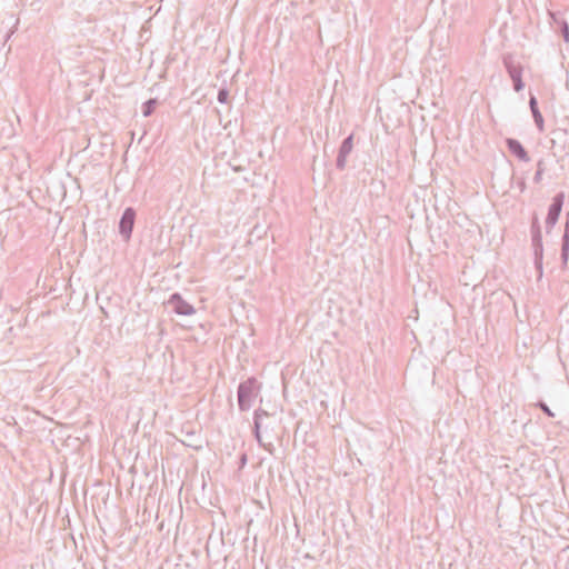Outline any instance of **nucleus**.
<instances>
[{
    "instance_id": "13",
    "label": "nucleus",
    "mask_w": 569,
    "mask_h": 569,
    "mask_svg": "<svg viewBox=\"0 0 569 569\" xmlns=\"http://www.w3.org/2000/svg\"><path fill=\"white\" fill-rule=\"evenodd\" d=\"M159 104V100L157 98H150L142 104V114L148 118L154 113L156 108Z\"/></svg>"
},
{
    "instance_id": "3",
    "label": "nucleus",
    "mask_w": 569,
    "mask_h": 569,
    "mask_svg": "<svg viewBox=\"0 0 569 569\" xmlns=\"http://www.w3.org/2000/svg\"><path fill=\"white\" fill-rule=\"evenodd\" d=\"M565 192L560 191L552 198V201L548 208V213L546 217V232L550 233L556 223L559 220L560 213L562 211V207L565 203Z\"/></svg>"
},
{
    "instance_id": "12",
    "label": "nucleus",
    "mask_w": 569,
    "mask_h": 569,
    "mask_svg": "<svg viewBox=\"0 0 569 569\" xmlns=\"http://www.w3.org/2000/svg\"><path fill=\"white\" fill-rule=\"evenodd\" d=\"M560 259L562 269H566L569 260V234H562L561 237Z\"/></svg>"
},
{
    "instance_id": "5",
    "label": "nucleus",
    "mask_w": 569,
    "mask_h": 569,
    "mask_svg": "<svg viewBox=\"0 0 569 569\" xmlns=\"http://www.w3.org/2000/svg\"><path fill=\"white\" fill-rule=\"evenodd\" d=\"M137 212L132 207L124 209L119 221V233L124 241H129L133 231Z\"/></svg>"
},
{
    "instance_id": "14",
    "label": "nucleus",
    "mask_w": 569,
    "mask_h": 569,
    "mask_svg": "<svg viewBox=\"0 0 569 569\" xmlns=\"http://www.w3.org/2000/svg\"><path fill=\"white\" fill-rule=\"evenodd\" d=\"M545 170H546L545 161H543V159H540L537 162V170H536V173L533 176V182L535 183H540L541 182Z\"/></svg>"
},
{
    "instance_id": "15",
    "label": "nucleus",
    "mask_w": 569,
    "mask_h": 569,
    "mask_svg": "<svg viewBox=\"0 0 569 569\" xmlns=\"http://www.w3.org/2000/svg\"><path fill=\"white\" fill-rule=\"evenodd\" d=\"M217 100L223 104L229 102V90L226 87L219 89Z\"/></svg>"
},
{
    "instance_id": "8",
    "label": "nucleus",
    "mask_w": 569,
    "mask_h": 569,
    "mask_svg": "<svg viewBox=\"0 0 569 569\" xmlns=\"http://www.w3.org/2000/svg\"><path fill=\"white\" fill-rule=\"evenodd\" d=\"M505 142H506V147H507L508 151L513 157H516L517 159H519L520 161H523V162L530 161L528 151L525 149V147L522 146V143L519 140H517L515 138H507Z\"/></svg>"
},
{
    "instance_id": "6",
    "label": "nucleus",
    "mask_w": 569,
    "mask_h": 569,
    "mask_svg": "<svg viewBox=\"0 0 569 569\" xmlns=\"http://www.w3.org/2000/svg\"><path fill=\"white\" fill-rule=\"evenodd\" d=\"M168 305L172 308L173 312L180 316H191L196 313L194 307L187 302L179 292H174L170 296Z\"/></svg>"
},
{
    "instance_id": "19",
    "label": "nucleus",
    "mask_w": 569,
    "mask_h": 569,
    "mask_svg": "<svg viewBox=\"0 0 569 569\" xmlns=\"http://www.w3.org/2000/svg\"><path fill=\"white\" fill-rule=\"evenodd\" d=\"M562 234H569V213L567 214V220L565 222V229Z\"/></svg>"
},
{
    "instance_id": "11",
    "label": "nucleus",
    "mask_w": 569,
    "mask_h": 569,
    "mask_svg": "<svg viewBox=\"0 0 569 569\" xmlns=\"http://www.w3.org/2000/svg\"><path fill=\"white\" fill-rule=\"evenodd\" d=\"M503 63L511 80L522 77V67L520 64H516L511 59L507 58L503 60Z\"/></svg>"
},
{
    "instance_id": "20",
    "label": "nucleus",
    "mask_w": 569,
    "mask_h": 569,
    "mask_svg": "<svg viewBox=\"0 0 569 569\" xmlns=\"http://www.w3.org/2000/svg\"><path fill=\"white\" fill-rule=\"evenodd\" d=\"M246 461H247V456H246V455H242V457H241V462H242V463H246Z\"/></svg>"
},
{
    "instance_id": "10",
    "label": "nucleus",
    "mask_w": 569,
    "mask_h": 569,
    "mask_svg": "<svg viewBox=\"0 0 569 569\" xmlns=\"http://www.w3.org/2000/svg\"><path fill=\"white\" fill-rule=\"evenodd\" d=\"M529 107H530V111L532 113V118H533V121H535L538 130L540 132H542L545 129L543 128V126H545L543 117L539 110L537 98L532 94L530 96V99H529Z\"/></svg>"
},
{
    "instance_id": "17",
    "label": "nucleus",
    "mask_w": 569,
    "mask_h": 569,
    "mask_svg": "<svg viewBox=\"0 0 569 569\" xmlns=\"http://www.w3.org/2000/svg\"><path fill=\"white\" fill-rule=\"evenodd\" d=\"M512 84H513V90L516 92H519V91H521L525 88V82L522 81V77L512 80Z\"/></svg>"
},
{
    "instance_id": "18",
    "label": "nucleus",
    "mask_w": 569,
    "mask_h": 569,
    "mask_svg": "<svg viewBox=\"0 0 569 569\" xmlns=\"http://www.w3.org/2000/svg\"><path fill=\"white\" fill-rule=\"evenodd\" d=\"M517 186H518L520 192H523L526 190V188H527L525 178L519 179L517 181Z\"/></svg>"
},
{
    "instance_id": "1",
    "label": "nucleus",
    "mask_w": 569,
    "mask_h": 569,
    "mask_svg": "<svg viewBox=\"0 0 569 569\" xmlns=\"http://www.w3.org/2000/svg\"><path fill=\"white\" fill-rule=\"evenodd\" d=\"M262 383L256 377L240 382L237 389L238 407L241 412L249 411L259 396Z\"/></svg>"
},
{
    "instance_id": "16",
    "label": "nucleus",
    "mask_w": 569,
    "mask_h": 569,
    "mask_svg": "<svg viewBox=\"0 0 569 569\" xmlns=\"http://www.w3.org/2000/svg\"><path fill=\"white\" fill-rule=\"evenodd\" d=\"M538 407L541 409V411L547 415L548 417H555V413L551 411V409L543 402L539 401Z\"/></svg>"
},
{
    "instance_id": "2",
    "label": "nucleus",
    "mask_w": 569,
    "mask_h": 569,
    "mask_svg": "<svg viewBox=\"0 0 569 569\" xmlns=\"http://www.w3.org/2000/svg\"><path fill=\"white\" fill-rule=\"evenodd\" d=\"M531 233V247L533 250V264L537 271L538 278L540 279L543 274V243H542V233L541 226L539 222L538 216L535 213L531 219L530 226Z\"/></svg>"
},
{
    "instance_id": "9",
    "label": "nucleus",
    "mask_w": 569,
    "mask_h": 569,
    "mask_svg": "<svg viewBox=\"0 0 569 569\" xmlns=\"http://www.w3.org/2000/svg\"><path fill=\"white\" fill-rule=\"evenodd\" d=\"M552 18V27L556 32H558L565 42L569 43V24L568 22L561 18L557 13L551 14Z\"/></svg>"
},
{
    "instance_id": "4",
    "label": "nucleus",
    "mask_w": 569,
    "mask_h": 569,
    "mask_svg": "<svg viewBox=\"0 0 569 569\" xmlns=\"http://www.w3.org/2000/svg\"><path fill=\"white\" fill-rule=\"evenodd\" d=\"M269 416H270L269 412L262 408H258L254 411L252 433H253L254 439L257 440L258 445L261 448H263L266 451H268L270 455H273V452L276 450L274 446L272 445L271 441L264 442L262 435H261V427H262L261 419H262V417H269Z\"/></svg>"
},
{
    "instance_id": "21",
    "label": "nucleus",
    "mask_w": 569,
    "mask_h": 569,
    "mask_svg": "<svg viewBox=\"0 0 569 569\" xmlns=\"http://www.w3.org/2000/svg\"><path fill=\"white\" fill-rule=\"evenodd\" d=\"M458 527H462V519L457 520Z\"/></svg>"
},
{
    "instance_id": "7",
    "label": "nucleus",
    "mask_w": 569,
    "mask_h": 569,
    "mask_svg": "<svg viewBox=\"0 0 569 569\" xmlns=\"http://www.w3.org/2000/svg\"><path fill=\"white\" fill-rule=\"evenodd\" d=\"M353 139L355 134L350 133L347 138H345L338 149V156L336 159V168L340 171L346 169L347 158L351 153L353 149Z\"/></svg>"
}]
</instances>
